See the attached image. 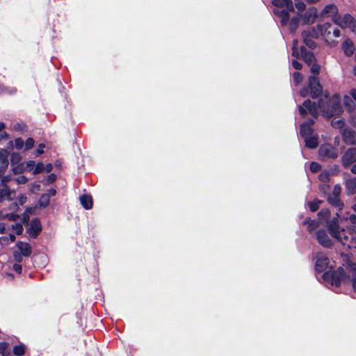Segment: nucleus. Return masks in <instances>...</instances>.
Instances as JSON below:
<instances>
[{
  "label": "nucleus",
  "instance_id": "nucleus-38",
  "mask_svg": "<svg viewBox=\"0 0 356 356\" xmlns=\"http://www.w3.org/2000/svg\"><path fill=\"white\" fill-rule=\"evenodd\" d=\"M296 3H295L296 8L299 11H303L306 7L305 3L301 0H296Z\"/></svg>",
  "mask_w": 356,
  "mask_h": 356
},
{
  "label": "nucleus",
  "instance_id": "nucleus-58",
  "mask_svg": "<svg viewBox=\"0 0 356 356\" xmlns=\"http://www.w3.org/2000/svg\"><path fill=\"white\" fill-rule=\"evenodd\" d=\"M52 165L51 163H48L44 165V171L47 172H49L52 170Z\"/></svg>",
  "mask_w": 356,
  "mask_h": 356
},
{
  "label": "nucleus",
  "instance_id": "nucleus-14",
  "mask_svg": "<svg viewBox=\"0 0 356 356\" xmlns=\"http://www.w3.org/2000/svg\"><path fill=\"white\" fill-rule=\"evenodd\" d=\"M314 121L312 119H309L307 122L300 124V135L305 138L306 137L314 135L312 125Z\"/></svg>",
  "mask_w": 356,
  "mask_h": 356
},
{
  "label": "nucleus",
  "instance_id": "nucleus-33",
  "mask_svg": "<svg viewBox=\"0 0 356 356\" xmlns=\"http://www.w3.org/2000/svg\"><path fill=\"white\" fill-rule=\"evenodd\" d=\"M22 157L19 153L13 152L10 156V162L12 164H17L18 163Z\"/></svg>",
  "mask_w": 356,
  "mask_h": 356
},
{
  "label": "nucleus",
  "instance_id": "nucleus-48",
  "mask_svg": "<svg viewBox=\"0 0 356 356\" xmlns=\"http://www.w3.org/2000/svg\"><path fill=\"white\" fill-rule=\"evenodd\" d=\"M26 200H27V197L26 195H20L17 197V202H18L17 204H20V205H23L24 204H25L26 202Z\"/></svg>",
  "mask_w": 356,
  "mask_h": 356
},
{
  "label": "nucleus",
  "instance_id": "nucleus-26",
  "mask_svg": "<svg viewBox=\"0 0 356 356\" xmlns=\"http://www.w3.org/2000/svg\"><path fill=\"white\" fill-rule=\"evenodd\" d=\"M327 201L329 203L336 207L341 208L343 206L342 202H341L339 197L329 195L327 197Z\"/></svg>",
  "mask_w": 356,
  "mask_h": 356
},
{
  "label": "nucleus",
  "instance_id": "nucleus-28",
  "mask_svg": "<svg viewBox=\"0 0 356 356\" xmlns=\"http://www.w3.org/2000/svg\"><path fill=\"white\" fill-rule=\"evenodd\" d=\"M300 53V49H298V42L297 40H294L293 41L292 46V55L295 57L299 58Z\"/></svg>",
  "mask_w": 356,
  "mask_h": 356
},
{
  "label": "nucleus",
  "instance_id": "nucleus-3",
  "mask_svg": "<svg viewBox=\"0 0 356 356\" xmlns=\"http://www.w3.org/2000/svg\"><path fill=\"white\" fill-rule=\"evenodd\" d=\"M272 3L276 7L273 11L274 14L280 19L282 26H286L289 23V12L293 10L292 1L273 0Z\"/></svg>",
  "mask_w": 356,
  "mask_h": 356
},
{
  "label": "nucleus",
  "instance_id": "nucleus-12",
  "mask_svg": "<svg viewBox=\"0 0 356 356\" xmlns=\"http://www.w3.org/2000/svg\"><path fill=\"white\" fill-rule=\"evenodd\" d=\"M15 197V191L10 190L8 185L0 184V202L13 200Z\"/></svg>",
  "mask_w": 356,
  "mask_h": 356
},
{
  "label": "nucleus",
  "instance_id": "nucleus-24",
  "mask_svg": "<svg viewBox=\"0 0 356 356\" xmlns=\"http://www.w3.org/2000/svg\"><path fill=\"white\" fill-rule=\"evenodd\" d=\"M8 152L7 150L0 151V168L4 169L8 165Z\"/></svg>",
  "mask_w": 356,
  "mask_h": 356
},
{
  "label": "nucleus",
  "instance_id": "nucleus-64",
  "mask_svg": "<svg viewBox=\"0 0 356 356\" xmlns=\"http://www.w3.org/2000/svg\"><path fill=\"white\" fill-rule=\"evenodd\" d=\"M49 193L51 195H55L56 193V191L55 189H53L51 188L50 191H49Z\"/></svg>",
  "mask_w": 356,
  "mask_h": 356
},
{
  "label": "nucleus",
  "instance_id": "nucleus-20",
  "mask_svg": "<svg viewBox=\"0 0 356 356\" xmlns=\"http://www.w3.org/2000/svg\"><path fill=\"white\" fill-rule=\"evenodd\" d=\"M42 229L40 222L35 218L31 221L29 232L33 236H36Z\"/></svg>",
  "mask_w": 356,
  "mask_h": 356
},
{
  "label": "nucleus",
  "instance_id": "nucleus-35",
  "mask_svg": "<svg viewBox=\"0 0 356 356\" xmlns=\"http://www.w3.org/2000/svg\"><path fill=\"white\" fill-rule=\"evenodd\" d=\"M8 223H0V234H8L9 232Z\"/></svg>",
  "mask_w": 356,
  "mask_h": 356
},
{
  "label": "nucleus",
  "instance_id": "nucleus-4",
  "mask_svg": "<svg viewBox=\"0 0 356 356\" xmlns=\"http://www.w3.org/2000/svg\"><path fill=\"white\" fill-rule=\"evenodd\" d=\"M323 280L332 286L338 287L341 284H346L348 282V278L346 276L344 269L339 268L336 271H327L323 275Z\"/></svg>",
  "mask_w": 356,
  "mask_h": 356
},
{
  "label": "nucleus",
  "instance_id": "nucleus-31",
  "mask_svg": "<svg viewBox=\"0 0 356 356\" xmlns=\"http://www.w3.org/2000/svg\"><path fill=\"white\" fill-rule=\"evenodd\" d=\"M13 233L17 235L22 234L23 232V226L21 223L13 224Z\"/></svg>",
  "mask_w": 356,
  "mask_h": 356
},
{
  "label": "nucleus",
  "instance_id": "nucleus-18",
  "mask_svg": "<svg viewBox=\"0 0 356 356\" xmlns=\"http://www.w3.org/2000/svg\"><path fill=\"white\" fill-rule=\"evenodd\" d=\"M299 57H301L309 65H312L315 60L314 54L311 51H307L304 47H300Z\"/></svg>",
  "mask_w": 356,
  "mask_h": 356
},
{
  "label": "nucleus",
  "instance_id": "nucleus-62",
  "mask_svg": "<svg viewBox=\"0 0 356 356\" xmlns=\"http://www.w3.org/2000/svg\"><path fill=\"white\" fill-rule=\"evenodd\" d=\"M350 170L353 174H356V163L351 167Z\"/></svg>",
  "mask_w": 356,
  "mask_h": 356
},
{
  "label": "nucleus",
  "instance_id": "nucleus-9",
  "mask_svg": "<svg viewBox=\"0 0 356 356\" xmlns=\"http://www.w3.org/2000/svg\"><path fill=\"white\" fill-rule=\"evenodd\" d=\"M356 161V147L348 149L341 158V163L343 167L348 168Z\"/></svg>",
  "mask_w": 356,
  "mask_h": 356
},
{
  "label": "nucleus",
  "instance_id": "nucleus-50",
  "mask_svg": "<svg viewBox=\"0 0 356 356\" xmlns=\"http://www.w3.org/2000/svg\"><path fill=\"white\" fill-rule=\"evenodd\" d=\"M45 147L44 144L41 143L38 145L37 149H36V155H40L44 153V149Z\"/></svg>",
  "mask_w": 356,
  "mask_h": 356
},
{
  "label": "nucleus",
  "instance_id": "nucleus-30",
  "mask_svg": "<svg viewBox=\"0 0 356 356\" xmlns=\"http://www.w3.org/2000/svg\"><path fill=\"white\" fill-rule=\"evenodd\" d=\"M44 171V165L42 162H38L34 166L33 174L36 175Z\"/></svg>",
  "mask_w": 356,
  "mask_h": 356
},
{
  "label": "nucleus",
  "instance_id": "nucleus-27",
  "mask_svg": "<svg viewBox=\"0 0 356 356\" xmlns=\"http://www.w3.org/2000/svg\"><path fill=\"white\" fill-rule=\"evenodd\" d=\"M25 353V346L23 344L15 346L13 347V353L15 355L21 356Z\"/></svg>",
  "mask_w": 356,
  "mask_h": 356
},
{
  "label": "nucleus",
  "instance_id": "nucleus-47",
  "mask_svg": "<svg viewBox=\"0 0 356 356\" xmlns=\"http://www.w3.org/2000/svg\"><path fill=\"white\" fill-rule=\"evenodd\" d=\"M8 347V343L6 342L0 343V353L5 356V351L7 350Z\"/></svg>",
  "mask_w": 356,
  "mask_h": 356
},
{
  "label": "nucleus",
  "instance_id": "nucleus-39",
  "mask_svg": "<svg viewBox=\"0 0 356 356\" xmlns=\"http://www.w3.org/2000/svg\"><path fill=\"white\" fill-rule=\"evenodd\" d=\"M309 168L312 172H317L321 169V165L318 163L312 162Z\"/></svg>",
  "mask_w": 356,
  "mask_h": 356
},
{
  "label": "nucleus",
  "instance_id": "nucleus-51",
  "mask_svg": "<svg viewBox=\"0 0 356 356\" xmlns=\"http://www.w3.org/2000/svg\"><path fill=\"white\" fill-rule=\"evenodd\" d=\"M300 95L302 97H306L310 95V90L309 88H304L300 90Z\"/></svg>",
  "mask_w": 356,
  "mask_h": 356
},
{
  "label": "nucleus",
  "instance_id": "nucleus-10",
  "mask_svg": "<svg viewBox=\"0 0 356 356\" xmlns=\"http://www.w3.org/2000/svg\"><path fill=\"white\" fill-rule=\"evenodd\" d=\"M309 88L310 90V95L314 98L318 97L321 94L322 91V87L318 78L315 76H312L309 77Z\"/></svg>",
  "mask_w": 356,
  "mask_h": 356
},
{
  "label": "nucleus",
  "instance_id": "nucleus-23",
  "mask_svg": "<svg viewBox=\"0 0 356 356\" xmlns=\"http://www.w3.org/2000/svg\"><path fill=\"white\" fill-rule=\"evenodd\" d=\"M342 48L346 55L349 56L353 54L354 50V45L350 40H346L342 44Z\"/></svg>",
  "mask_w": 356,
  "mask_h": 356
},
{
  "label": "nucleus",
  "instance_id": "nucleus-16",
  "mask_svg": "<svg viewBox=\"0 0 356 356\" xmlns=\"http://www.w3.org/2000/svg\"><path fill=\"white\" fill-rule=\"evenodd\" d=\"M302 37L304 38V42L307 46H308L309 48L313 49L315 47V42L311 40L308 39L306 37L307 36H312V37H318V33H316L315 31L312 29H309L308 30L304 31L302 33Z\"/></svg>",
  "mask_w": 356,
  "mask_h": 356
},
{
  "label": "nucleus",
  "instance_id": "nucleus-42",
  "mask_svg": "<svg viewBox=\"0 0 356 356\" xmlns=\"http://www.w3.org/2000/svg\"><path fill=\"white\" fill-rule=\"evenodd\" d=\"M293 76V81L296 85L299 84L301 82L302 76L300 72H294Z\"/></svg>",
  "mask_w": 356,
  "mask_h": 356
},
{
  "label": "nucleus",
  "instance_id": "nucleus-17",
  "mask_svg": "<svg viewBox=\"0 0 356 356\" xmlns=\"http://www.w3.org/2000/svg\"><path fill=\"white\" fill-rule=\"evenodd\" d=\"M317 16V10L314 7L309 8L303 16L305 23L312 24Z\"/></svg>",
  "mask_w": 356,
  "mask_h": 356
},
{
  "label": "nucleus",
  "instance_id": "nucleus-6",
  "mask_svg": "<svg viewBox=\"0 0 356 356\" xmlns=\"http://www.w3.org/2000/svg\"><path fill=\"white\" fill-rule=\"evenodd\" d=\"M317 29L320 34L323 36L326 42L333 41L334 38L340 36V31L334 28L330 24L325 23L321 25H318Z\"/></svg>",
  "mask_w": 356,
  "mask_h": 356
},
{
  "label": "nucleus",
  "instance_id": "nucleus-59",
  "mask_svg": "<svg viewBox=\"0 0 356 356\" xmlns=\"http://www.w3.org/2000/svg\"><path fill=\"white\" fill-rule=\"evenodd\" d=\"M349 220L351 223L356 224V216L353 214L350 215L349 216Z\"/></svg>",
  "mask_w": 356,
  "mask_h": 356
},
{
  "label": "nucleus",
  "instance_id": "nucleus-61",
  "mask_svg": "<svg viewBox=\"0 0 356 356\" xmlns=\"http://www.w3.org/2000/svg\"><path fill=\"white\" fill-rule=\"evenodd\" d=\"M56 176L54 174H51L49 176V180L50 182H53L56 180Z\"/></svg>",
  "mask_w": 356,
  "mask_h": 356
},
{
  "label": "nucleus",
  "instance_id": "nucleus-34",
  "mask_svg": "<svg viewBox=\"0 0 356 356\" xmlns=\"http://www.w3.org/2000/svg\"><path fill=\"white\" fill-rule=\"evenodd\" d=\"M17 184H25L28 181V178L24 175H19L13 179Z\"/></svg>",
  "mask_w": 356,
  "mask_h": 356
},
{
  "label": "nucleus",
  "instance_id": "nucleus-25",
  "mask_svg": "<svg viewBox=\"0 0 356 356\" xmlns=\"http://www.w3.org/2000/svg\"><path fill=\"white\" fill-rule=\"evenodd\" d=\"M346 186L348 193H356V177L349 179L346 182Z\"/></svg>",
  "mask_w": 356,
  "mask_h": 356
},
{
  "label": "nucleus",
  "instance_id": "nucleus-7",
  "mask_svg": "<svg viewBox=\"0 0 356 356\" xmlns=\"http://www.w3.org/2000/svg\"><path fill=\"white\" fill-rule=\"evenodd\" d=\"M316 261L315 269L317 272L321 273L325 270L330 265L328 257L322 252H318L314 256Z\"/></svg>",
  "mask_w": 356,
  "mask_h": 356
},
{
  "label": "nucleus",
  "instance_id": "nucleus-40",
  "mask_svg": "<svg viewBox=\"0 0 356 356\" xmlns=\"http://www.w3.org/2000/svg\"><path fill=\"white\" fill-rule=\"evenodd\" d=\"M320 201H314L309 204V209L312 211H316L319 207Z\"/></svg>",
  "mask_w": 356,
  "mask_h": 356
},
{
  "label": "nucleus",
  "instance_id": "nucleus-5",
  "mask_svg": "<svg viewBox=\"0 0 356 356\" xmlns=\"http://www.w3.org/2000/svg\"><path fill=\"white\" fill-rule=\"evenodd\" d=\"M332 21L341 29H350L356 34L355 21L350 15L345 14L343 15H337L332 18Z\"/></svg>",
  "mask_w": 356,
  "mask_h": 356
},
{
  "label": "nucleus",
  "instance_id": "nucleus-2",
  "mask_svg": "<svg viewBox=\"0 0 356 356\" xmlns=\"http://www.w3.org/2000/svg\"><path fill=\"white\" fill-rule=\"evenodd\" d=\"M327 229L330 235L341 243L343 245H346L348 248H356V235L353 233L340 229L339 226V214L327 222Z\"/></svg>",
  "mask_w": 356,
  "mask_h": 356
},
{
  "label": "nucleus",
  "instance_id": "nucleus-63",
  "mask_svg": "<svg viewBox=\"0 0 356 356\" xmlns=\"http://www.w3.org/2000/svg\"><path fill=\"white\" fill-rule=\"evenodd\" d=\"M320 0H306L308 3H314L318 2Z\"/></svg>",
  "mask_w": 356,
  "mask_h": 356
},
{
  "label": "nucleus",
  "instance_id": "nucleus-45",
  "mask_svg": "<svg viewBox=\"0 0 356 356\" xmlns=\"http://www.w3.org/2000/svg\"><path fill=\"white\" fill-rule=\"evenodd\" d=\"M352 286L355 291H356V270L355 268H353L352 270Z\"/></svg>",
  "mask_w": 356,
  "mask_h": 356
},
{
  "label": "nucleus",
  "instance_id": "nucleus-13",
  "mask_svg": "<svg viewBox=\"0 0 356 356\" xmlns=\"http://www.w3.org/2000/svg\"><path fill=\"white\" fill-rule=\"evenodd\" d=\"M316 238L318 242L324 247L328 248L332 245V240L324 229L318 230L316 232Z\"/></svg>",
  "mask_w": 356,
  "mask_h": 356
},
{
  "label": "nucleus",
  "instance_id": "nucleus-15",
  "mask_svg": "<svg viewBox=\"0 0 356 356\" xmlns=\"http://www.w3.org/2000/svg\"><path fill=\"white\" fill-rule=\"evenodd\" d=\"M338 13V8L335 4L331 3L328 4L323 9L321 13V16L322 17H337V14Z\"/></svg>",
  "mask_w": 356,
  "mask_h": 356
},
{
  "label": "nucleus",
  "instance_id": "nucleus-8",
  "mask_svg": "<svg viewBox=\"0 0 356 356\" xmlns=\"http://www.w3.org/2000/svg\"><path fill=\"white\" fill-rule=\"evenodd\" d=\"M343 104L348 112L354 111L356 104V89H351L348 94L343 95Z\"/></svg>",
  "mask_w": 356,
  "mask_h": 356
},
{
  "label": "nucleus",
  "instance_id": "nucleus-54",
  "mask_svg": "<svg viewBox=\"0 0 356 356\" xmlns=\"http://www.w3.org/2000/svg\"><path fill=\"white\" fill-rule=\"evenodd\" d=\"M292 65L296 70H300L302 67L301 63L296 60H292Z\"/></svg>",
  "mask_w": 356,
  "mask_h": 356
},
{
  "label": "nucleus",
  "instance_id": "nucleus-46",
  "mask_svg": "<svg viewBox=\"0 0 356 356\" xmlns=\"http://www.w3.org/2000/svg\"><path fill=\"white\" fill-rule=\"evenodd\" d=\"M14 259L17 262H21L22 261L24 255L17 251H15L13 253Z\"/></svg>",
  "mask_w": 356,
  "mask_h": 356
},
{
  "label": "nucleus",
  "instance_id": "nucleus-56",
  "mask_svg": "<svg viewBox=\"0 0 356 356\" xmlns=\"http://www.w3.org/2000/svg\"><path fill=\"white\" fill-rule=\"evenodd\" d=\"M13 269L17 273H21L22 268L21 265L15 264L13 265Z\"/></svg>",
  "mask_w": 356,
  "mask_h": 356
},
{
  "label": "nucleus",
  "instance_id": "nucleus-19",
  "mask_svg": "<svg viewBox=\"0 0 356 356\" xmlns=\"http://www.w3.org/2000/svg\"><path fill=\"white\" fill-rule=\"evenodd\" d=\"M16 246L19 250V252L22 254L24 257H29L32 252V248L29 243L19 241L17 243Z\"/></svg>",
  "mask_w": 356,
  "mask_h": 356
},
{
  "label": "nucleus",
  "instance_id": "nucleus-57",
  "mask_svg": "<svg viewBox=\"0 0 356 356\" xmlns=\"http://www.w3.org/2000/svg\"><path fill=\"white\" fill-rule=\"evenodd\" d=\"M8 238L10 239V241L11 242L15 241V234H14L13 232H9L8 233Z\"/></svg>",
  "mask_w": 356,
  "mask_h": 356
},
{
  "label": "nucleus",
  "instance_id": "nucleus-36",
  "mask_svg": "<svg viewBox=\"0 0 356 356\" xmlns=\"http://www.w3.org/2000/svg\"><path fill=\"white\" fill-rule=\"evenodd\" d=\"M34 143V140L32 138H29L25 143L24 149L29 150L31 149L33 147Z\"/></svg>",
  "mask_w": 356,
  "mask_h": 356
},
{
  "label": "nucleus",
  "instance_id": "nucleus-41",
  "mask_svg": "<svg viewBox=\"0 0 356 356\" xmlns=\"http://www.w3.org/2000/svg\"><path fill=\"white\" fill-rule=\"evenodd\" d=\"M24 142L21 138L15 140V146L17 149H20L24 147Z\"/></svg>",
  "mask_w": 356,
  "mask_h": 356
},
{
  "label": "nucleus",
  "instance_id": "nucleus-55",
  "mask_svg": "<svg viewBox=\"0 0 356 356\" xmlns=\"http://www.w3.org/2000/svg\"><path fill=\"white\" fill-rule=\"evenodd\" d=\"M10 209L13 211H17L19 209V204L17 202L12 203Z\"/></svg>",
  "mask_w": 356,
  "mask_h": 356
},
{
  "label": "nucleus",
  "instance_id": "nucleus-22",
  "mask_svg": "<svg viewBox=\"0 0 356 356\" xmlns=\"http://www.w3.org/2000/svg\"><path fill=\"white\" fill-rule=\"evenodd\" d=\"M305 146L310 149H314L318 146V138L316 135H312L304 138Z\"/></svg>",
  "mask_w": 356,
  "mask_h": 356
},
{
  "label": "nucleus",
  "instance_id": "nucleus-44",
  "mask_svg": "<svg viewBox=\"0 0 356 356\" xmlns=\"http://www.w3.org/2000/svg\"><path fill=\"white\" fill-rule=\"evenodd\" d=\"M341 192V186L339 185H335L332 190V193L331 195L339 197Z\"/></svg>",
  "mask_w": 356,
  "mask_h": 356
},
{
  "label": "nucleus",
  "instance_id": "nucleus-60",
  "mask_svg": "<svg viewBox=\"0 0 356 356\" xmlns=\"http://www.w3.org/2000/svg\"><path fill=\"white\" fill-rule=\"evenodd\" d=\"M13 172L15 173V174H17V173H19L22 172V168H20L19 166H17L15 168H13Z\"/></svg>",
  "mask_w": 356,
  "mask_h": 356
},
{
  "label": "nucleus",
  "instance_id": "nucleus-49",
  "mask_svg": "<svg viewBox=\"0 0 356 356\" xmlns=\"http://www.w3.org/2000/svg\"><path fill=\"white\" fill-rule=\"evenodd\" d=\"M34 166H35V161H26V169L28 170H29V171L33 170V171Z\"/></svg>",
  "mask_w": 356,
  "mask_h": 356
},
{
  "label": "nucleus",
  "instance_id": "nucleus-11",
  "mask_svg": "<svg viewBox=\"0 0 356 356\" xmlns=\"http://www.w3.org/2000/svg\"><path fill=\"white\" fill-rule=\"evenodd\" d=\"M319 154L330 159H336L338 156L337 150L329 144H325L320 147Z\"/></svg>",
  "mask_w": 356,
  "mask_h": 356
},
{
  "label": "nucleus",
  "instance_id": "nucleus-53",
  "mask_svg": "<svg viewBox=\"0 0 356 356\" xmlns=\"http://www.w3.org/2000/svg\"><path fill=\"white\" fill-rule=\"evenodd\" d=\"M13 180L10 176H3L1 179L0 184H4L5 185H7V184Z\"/></svg>",
  "mask_w": 356,
  "mask_h": 356
},
{
  "label": "nucleus",
  "instance_id": "nucleus-21",
  "mask_svg": "<svg viewBox=\"0 0 356 356\" xmlns=\"http://www.w3.org/2000/svg\"><path fill=\"white\" fill-rule=\"evenodd\" d=\"M80 202L83 207L86 209H90L92 207V198L90 195H82L80 196Z\"/></svg>",
  "mask_w": 356,
  "mask_h": 356
},
{
  "label": "nucleus",
  "instance_id": "nucleus-29",
  "mask_svg": "<svg viewBox=\"0 0 356 356\" xmlns=\"http://www.w3.org/2000/svg\"><path fill=\"white\" fill-rule=\"evenodd\" d=\"M40 204L41 207H45L47 206L49 203V194H44L40 197Z\"/></svg>",
  "mask_w": 356,
  "mask_h": 356
},
{
  "label": "nucleus",
  "instance_id": "nucleus-32",
  "mask_svg": "<svg viewBox=\"0 0 356 356\" xmlns=\"http://www.w3.org/2000/svg\"><path fill=\"white\" fill-rule=\"evenodd\" d=\"M299 19L298 17L292 18L289 22L290 30L291 32H294L298 24Z\"/></svg>",
  "mask_w": 356,
  "mask_h": 356
},
{
  "label": "nucleus",
  "instance_id": "nucleus-43",
  "mask_svg": "<svg viewBox=\"0 0 356 356\" xmlns=\"http://www.w3.org/2000/svg\"><path fill=\"white\" fill-rule=\"evenodd\" d=\"M311 67V72L315 75H318L319 73L320 66L316 63H312Z\"/></svg>",
  "mask_w": 356,
  "mask_h": 356
},
{
  "label": "nucleus",
  "instance_id": "nucleus-37",
  "mask_svg": "<svg viewBox=\"0 0 356 356\" xmlns=\"http://www.w3.org/2000/svg\"><path fill=\"white\" fill-rule=\"evenodd\" d=\"M318 177L321 181L327 182L330 179V173L328 172H323L319 175Z\"/></svg>",
  "mask_w": 356,
  "mask_h": 356
},
{
  "label": "nucleus",
  "instance_id": "nucleus-52",
  "mask_svg": "<svg viewBox=\"0 0 356 356\" xmlns=\"http://www.w3.org/2000/svg\"><path fill=\"white\" fill-rule=\"evenodd\" d=\"M6 217L9 220H13V221H15L17 219L19 218V216L17 214H15V213H9V214H6Z\"/></svg>",
  "mask_w": 356,
  "mask_h": 356
},
{
  "label": "nucleus",
  "instance_id": "nucleus-1",
  "mask_svg": "<svg viewBox=\"0 0 356 356\" xmlns=\"http://www.w3.org/2000/svg\"><path fill=\"white\" fill-rule=\"evenodd\" d=\"M299 112L303 117L307 114H310L315 118H317L318 113H321L326 118L339 115L342 112L339 95L334 94L330 97L325 95L320 98L318 106L307 99L304 102L302 106H299Z\"/></svg>",
  "mask_w": 356,
  "mask_h": 356
}]
</instances>
